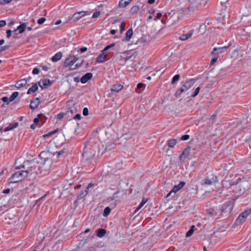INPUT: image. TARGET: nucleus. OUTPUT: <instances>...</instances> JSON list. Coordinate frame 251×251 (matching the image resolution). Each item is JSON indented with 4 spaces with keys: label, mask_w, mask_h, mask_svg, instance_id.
Listing matches in <instances>:
<instances>
[{
    "label": "nucleus",
    "mask_w": 251,
    "mask_h": 251,
    "mask_svg": "<svg viewBox=\"0 0 251 251\" xmlns=\"http://www.w3.org/2000/svg\"><path fill=\"white\" fill-rule=\"evenodd\" d=\"M27 163L28 164L29 167H28V169L25 171L27 172V175L29 173H31V174H38V173H41L40 165H39L38 162L27 161Z\"/></svg>",
    "instance_id": "1"
},
{
    "label": "nucleus",
    "mask_w": 251,
    "mask_h": 251,
    "mask_svg": "<svg viewBox=\"0 0 251 251\" xmlns=\"http://www.w3.org/2000/svg\"><path fill=\"white\" fill-rule=\"evenodd\" d=\"M27 176V172L25 171L17 172L10 178V182L17 183L21 181Z\"/></svg>",
    "instance_id": "2"
},
{
    "label": "nucleus",
    "mask_w": 251,
    "mask_h": 251,
    "mask_svg": "<svg viewBox=\"0 0 251 251\" xmlns=\"http://www.w3.org/2000/svg\"><path fill=\"white\" fill-rule=\"evenodd\" d=\"M78 60V58H76L75 56L72 55L70 56L67 58L66 59V60L64 61V67H68L70 65H71L70 69L72 70L75 69L76 68L79 67L81 64L82 63L83 60H81V62L79 64H76L75 65V67H73L72 66L73 64L76 62Z\"/></svg>",
    "instance_id": "3"
},
{
    "label": "nucleus",
    "mask_w": 251,
    "mask_h": 251,
    "mask_svg": "<svg viewBox=\"0 0 251 251\" xmlns=\"http://www.w3.org/2000/svg\"><path fill=\"white\" fill-rule=\"evenodd\" d=\"M96 151L91 147H85L82 156L86 161H89L92 159L95 155Z\"/></svg>",
    "instance_id": "4"
},
{
    "label": "nucleus",
    "mask_w": 251,
    "mask_h": 251,
    "mask_svg": "<svg viewBox=\"0 0 251 251\" xmlns=\"http://www.w3.org/2000/svg\"><path fill=\"white\" fill-rule=\"evenodd\" d=\"M251 209H248L242 212L238 217L235 221V223L237 225H240L244 223L247 218L251 214Z\"/></svg>",
    "instance_id": "5"
},
{
    "label": "nucleus",
    "mask_w": 251,
    "mask_h": 251,
    "mask_svg": "<svg viewBox=\"0 0 251 251\" xmlns=\"http://www.w3.org/2000/svg\"><path fill=\"white\" fill-rule=\"evenodd\" d=\"M52 163V160L51 158L49 157L45 158L44 162L41 163L42 165L40 166L41 172L50 170L51 167Z\"/></svg>",
    "instance_id": "6"
},
{
    "label": "nucleus",
    "mask_w": 251,
    "mask_h": 251,
    "mask_svg": "<svg viewBox=\"0 0 251 251\" xmlns=\"http://www.w3.org/2000/svg\"><path fill=\"white\" fill-rule=\"evenodd\" d=\"M230 47V44L227 46H225L223 47L214 48L211 52V55H216L217 54H221L225 51V50H227Z\"/></svg>",
    "instance_id": "7"
},
{
    "label": "nucleus",
    "mask_w": 251,
    "mask_h": 251,
    "mask_svg": "<svg viewBox=\"0 0 251 251\" xmlns=\"http://www.w3.org/2000/svg\"><path fill=\"white\" fill-rule=\"evenodd\" d=\"M52 84V82L48 79L41 80L39 82V85L42 89H46L50 87Z\"/></svg>",
    "instance_id": "8"
},
{
    "label": "nucleus",
    "mask_w": 251,
    "mask_h": 251,
    "mask_svg": "<svg viewBox=\"0 0 251 251\" xmlns=\"http://www.w3.org/2000/svg\"><path fill=\"white\" fill-rule=\"evenodd\" d=\"M85 15V12L84 11H80L78 12L75 13L72 17V18L70 19V20L72 22H76L79 20L81 17L84 16Z\"/></svg>",
    "instance_id": "9"
},
{
    "label": "nucleus",
    "mask_w": 251,
    "mask_h": 251,
    "mask_svg": "<svg viewBox=\"0 0 251 251\" xmlns=\"http://www.w3.org/2000/svg\"><path fill=\"white\" fill-rule=\"evenodd\" d=\"M40 103V99L39 98H36L33 100H32L30 101L29 105L30 108L31 109H36Z\"/></svg>",
    "instance_id": "10"
},
{
    "label": "nucleus",
    "mask_w": 251,
    "mask_h": 251,
    "mask_svg": "<svg viewBox=\"0 0 251 251\" xmlns=\"http://www.w3.org/2000/svg\"><path fill=\"white\" fill-rule=\"evenodd\" d=\"M194 83L195 81L194 79H190L188 81H187L184 83V84L182 86V87L183 88L185 91H187L194 85Z\"/></svg>",
    "instance_id": "11"
},
{
    "label": "nucleus",
    "mask_w": 251,
    "mask_h": 251,
    "mask_svg": "<svg viewBox=\"0 0 251 251\" xmlns=\"http://www.w3.org/2000/svg\"><path fill=\"white\" fill-rule=\"evenodd\" d=\"M93 76V74L91 73H88L83 75L80 79V81L82 83H86L90 80Z\"/></svg>",
    "instance_id": "12"
},
{
    "label": "nucleus",
    "mask_w": 251,
    "mask_h": 251,
    "mask_svg": "<svg viewBox=\"0 0 251 251\" xmlns=\"http://www.w3.org/2000/svg\"><path fill=\"white\" fill-rule=\"evenodd\" d=\"M28 24L27 23H23L22 24H21L20 25L18 26L16 29L14 30V31H16L17 30H19V33L20 34H22L24 32L25 28L27 27Z\"/></svg>",
    "instance_id": "13"
},
{
    "label": "nucleus",
    "mask_w": 251,
    "mask_h": 251,
    "mask_svg": "<svg viewBox=\"0 0 251 251\" xmlns=\"http://www.w3.org/2000/svg\"><path fill=\"white\" fill-rule=\"evenodd\" d=\"M26 83L27 81L25 79H22L16 82L15 87L19 89L25 86Z\"/></svg>",
    "instance_id": "14"
},
{
    "label": "nucleus",
    "mask_w": 251,
    "mask_h": 251,
    "mask_svg": "<svg viewBox=\"0 0 251 251\" xmlns=\"http://www.w3.org/2000/svg\"><path fill=\"white\" fill-rule=\"evenodd\" d=\"M132 0H121L118 4V7L120 8L126 7Z\"/></svg>",
    "instance_id": "15"
},
{
    "label": "nucleus",
    "mask_w": 251,
    "mask_h": 251,
    "mask_svg": "<svg viewBox=\"0 0 251 251\" xmlns=\"http://www.w3.org/2000/svg\"><path fill=\"white\" fill-rule=\"evenodd\" d=\"M107 55V52H103L101 54H100L97 58V61L98 63H102L103 62L105 61V59Z\"/></svg>",
    "instance_id": "16"
},
{
    "label": "nucleus",
    "mask_w": 251,
    "mask_h": 251,
    "mask_svg": "<svg viewBox=\"0 0 251 251\" xmlns=\"http://www.w3.org/2000/svg\"><path fill=\"white\" fill-rule=\"evenodd\" d=\"M18 126V123H14L13 124H10L9 125L4 128L3 131L6 132L8 131H9L10 130H12L14 129L15 128L17 127Z\"/></svg>",
    "instance_id": "17"
},
{
    "label": "nucleus",
    "mask_w": 251,
    "mask_h": 251,
    "mask_svg": "<svg viewBox=\"0 0 251 251\" xmlns=\"http://www.w3.org/2000/svg\"><path fill=\"white\" fill-rule=\"evenodd\" d=\"M185 184V182L184 181L180 182L177 185L174 186V193H176L182 188Z\"/></svg>",
    "instance_id": "18"
},
{
    "label": "nucleus",
    "mask_w": 251,
    "mask_h": 251,
    "mask_svg": "<svg viewBox=\"0 0 251 251\" xmlns=\"http://www.w3.org/2000/svg\"><path fill=\"white\" fill-rule=\"evenodd\" d=\"M62 56V53L61 52H58L55 55H54L51 58L52 61L55 62L59 60Z\"/></svg>",
    "instance_id": "19"
},
{
    "label": "nucleus",
    "mask_w": 251,
    "mask_h": 251,
    "mask_svg": "<svg viewBox=\"0 0 251 251\" xmlns=\"http://www.w3.org/2000/svg\"><path fill=\"white\" fill-rule=\"evenodd\" d=\"M215 182V179H214V176L212 175V177L209 178V177H206L204 179V184L207 185H211L213 182Z\"/></svg>",
    "instance_id": "20"
},
{
    "label": "nucleus",
    "mask_w": 251,
    "mask_h": 251,
    "mask_svg": "<svg viewBox=\"0 0 251 251\" xmlns=\"http://www.w3.org/2000/svg\"><path fill=\"white\" fill-rule=\"evenodd\" d=\"M123 88V86L121 84H115L113 85L112 88L111 89V91L114 92H119Z\"/></svg>",
    "instance_id": "21"
},
{
    "label": "nucleus",
    "mask_w": 251,
    "mask_h": 251,
    "mask_svg": "<svg viewBox=\"0 0 251 251\" xmlns=\"http://www.w3.org/2000/svg\"><path fill=\"white\" fill-rule=\"evenodd\" d=\"M38 87L36 83L34 84L32 87L29 88V89L27 91V94H31L34 93L36 92V91L38 90Z\"/></svg>",
    "instance_id": "22"
},
{
    "label": "nucleus",
    "mask_w": 251,
    "mask_h": 251,
    "mask_svg": "<svg viewBox=\"0 0 251 251\" xmlns=\"http://www.w3.org/2000/svg\"><path fill=\"white\" fill-rule=\"evenodd\" d=\"M106 230L103 228H100L97 230V235L99 237H102L106 234Z\"/></svg>",
    "instance_id": "23"
},
{
    "label": "nucleus",
    "mask_w": 251,
    "mask_h": 251,
    "mask_svg": "<svg viewBox=\"0 0 251 251\" xmlns=\"http://www.w3.org/2000/svg\"><path fill=\"white\" fill-rule=\"evenodd\" d=\"M133 35V30L132 28L129 29L126 32V40L129 41Z\"/></svg>",
    "instance_id": "24"
},
{
    "label": "nucleus",
    "mask_w": 251,
    "mask_h": 251,
    "mask_svg": "<svg viewBox=\"0 0 251 251\" xmlns=\"http://www.w3.org/2000/svg\"><path fill=\"white\" fill-rule=\"evenodd\" d=\"M88 191L87 190H86L84 191L81 192V193L78 195L76 198L77 200H80L82 199V198H84L87 194Z\"/></svg>",
    "instance_id": "25"
},
{
    "label": "nucleus",
    "mask_w": 251,
    "mask_h": 251,
    "mask_svg": "<svg viewBox=\"0 0 251 251\" xmlns=\"http://www.w3.org/2000/svg\"><path fill=\"white\" fill-rule=\"evenodd\" d=\"M192 35V33H188L186 34H183L180 36L179 39L182 41H185L190 38Z\"/></svg>",
    "instance_id": "26"
},
{
    "label": "nucleus",
    "mask_w": 251,
    "mask_h": 251,
    "mask_svg": "<svg viewBox=\"0 0 251 251\" xmlns=\"http://www.w3.org/2000/svg\"><path fill=\"white\" fill-rule=\"evenodd\" d=\"M148 199L144 198L142 199V201L138 207L136 208V209L135 210V213H136L137 211H138L143 206V205L147 202Z\"/></svg>",
    "instance_id": "27"
},
{
    "label": "nucleus",
    "mask_w": 251,
    "mask_h": 251,
    "mask_svg": "<svg viewBox=\"0 0 251 251\" xmlns=\"http://www.w3.org/2000/svg\"><path fill=\"white\" fill-rule=\"evenodd\" d=\"M139 7L138 5H135L131 7L130 12L132 14H135L139 11Z\"/></svg>",
    "instance_id": "28"
},
{
    "label": "nucleus",
    "mask_w": 251,
    "mask_h": 251,
    "mask_svg": "<svg viewBox=\"0 0 251 251\" xmlns=\"http://www.w3.org/2000/svg\"><path fill=\"white\" fill-rule=\"evenodd\" d=\"M195 227V226H192L191 227V228L187 232V233L186 234V236L187 237H189L192 236V235L194 233V229Z\"/></svg>",
    "instance_id": "29"
},
{
    "label": "nucleus",
    "mask_w": 251,
    "mask_h": 251,
    "mask_svg": "<svg viewBox=\"0 0 251 251\" xmlns=\"http://www.w3.org/2000/svg\"><path fill=\"white\" fill-rule=\"evenodd\" d=\"M18 95L19 93L18 92H14L9 97V101H13L18 96Z\"/></svg>",
    "instance_id": "30"
},
{
    "label": "nucleus",
    "mask_w": 251,
    "mask_h": 251,
    "mask_svg": "<svg viewBox=\"0 0 251 251\" xmlns=\"http://www.w3.org/2000/svg\"><path fill=\"white\" fill-rule=\"evenodd\" d=\"M111 211V209L109 207H106V208H105V209L104 210V212H103V215L104 217L107 216L110 214Z\"/></svg>",
    "instance_id": "31"
},
{
    "label": "nucleus",
    "mask_w": 251,
    "mask_h": 251,
    "mask_svg": "<svg viewBox=\"0 0 251 251\" xmlns=\"http://www.w3.org/2000/svg\"><path fill=\"white\" fill-rule=\"evenodd\" d=\"M99 247V245L95 244L90 247H89L86 251H96V249Z\"/></svg>",
    "instance_id": "32"
},
{
    "label": "nucleus",
    "mask_w": 251,
    "mask_h": 251,
    "mask_svg": "<svg viewBox=\"0 0 251 251\" xmlns=\"http://www.w3.org/2000/svg\"><path fill=\"white\" fill-rule=\"evenodd\" d=\"M186 92L183 88L181 86L175 93V96L177 97L179 96L182 93Z\"/></svg>",
    "instance_id": "33"
},
{
    "label": "nucleus",
    "mask_w": 251,
    "mask_h": 251,
    "mask_svg": "<svg viewBox=\"0 0 251 251\" xmlns=\"http://www.w3.org/2000/svg\"><path fill=\"white\" fill-rule=\"evenodd\" d=\"M115 43H112L110 45H109L108 46H107L103 50V52H106V51L107 50H108L109 49H110V48H111L112 47H113L115 46Z\"/></svg>",
    "instance_id": "34"
},
{
    "label": "nucleus",
    "mask_w": 251,
    "mask_h": 251,
    "mask_svg": "<svg viewBox=\"0 0 251 251\" xmlns=\"http://www.w3.org/2000/svg\"><path fill=\"white\" fill-rule=\"evenodd\" d=\"M64 152V151L63 150H62L59 151H56L55 152V153H54L53 155H56V157L57 158L59 157V156L60 155H61L62 154H63Z\"/></svg>",
    "instance_id": "35"
},
{
    "label": "nucleus",
    "mask_w": 251,
    "mask_h": 251,
    "mask_svg": "<svg viewBox=\"0 0 251 251\" xmlns=\"http://www.w3.org/2000/svg\"><path fill=\"white\" fill-rule=\"evenodd\" d=\"M43 117V115L42 114H39L38 115V118H36L34 119V123L35 124H37L39 122V118H41V117Z\"/></svg>",
    "instance_id": "36"
},
{
    "label": "nucleus",
    "mask_w": 251,
    "mask_h": 251,
    "mask_svg": "<svg viewBox=\"0 0 251 251\" xmlns=\"http://www.w3.org/2000/svg\"><path fill=\"white\" fill-rule=\"evenodd\" d=\"M57 132V130H53L52 131H51V132H49L48 134L44 135L43 137L44 138L49 137V136L53 135V134H54L55 133H56Z\"/></svg>",
    "instance_id": "37"
},
{
    "label": "nucleus",
    "mask_w": 251,
    "mask_h": 251,
    "mask_svg": "<svg viewBox=\"0 0 251 251\" xmlns=\"http://www.w3.org/2000/svg\"><path fill=\"white\" fill-rule=\"evenodd\" d=\"M145 84L142 83H139L137 86V89L143 90L145 87Z\"/></svg>",
    "instance_id": "38"
},
{
    "label": "nucleus",
    "mask_w": 251,
    "mask_h": 251,
    "mask_svg": "<svg viewBox=\"0 0 251 251\" xmlns=\"http://www.w3.org/2000/svg\"><path fill=\"white\" fill-rule=\"evenodd\" d=\"M12 0H0V4L4 5L11 2Z\"/></svg>",
    "instance_id": "39"
},
{
    "label": "nucleus",
    "mask_w": 251,
    "mask_h": 251,
    "mask_svg": "<svg viewBox=\"0 0 251 251\" xmlns=\"http://www.w3.org/2000/svg\"><path fill=\"white\" fill-rule=\"evenodd\" d=\"M125 25H126L125 22H122L120 25V32L121 33H122L124 31V30L125 29Z\"/></svg>",
    "instance_id": "40"
},
{
    "label": "nucleus",
    "mask_w": 251,
    "mask_h": 251,
    "mask_svg": "<svg viewBox=\"0 0 251 251\" xmlns=\"http://www.w3.org/2000/svg\"><path fill=\"white\" fill-rule=\"evenodd\" d=\"M200 90V87H197L195 89L194 93L192 95V97H195L196 96H197L198 95V94L199 93Z\"/></svg>",
    "instance_id": "41"
},
{
    "label": "nucleus",
    "mask_w": 251,
    "mask_h": 251,
    "mask_svg": "<svg viewBox=\"0 0 251 251\" xmlns=\"http://www.w3.org/2000/svg\"><path fill=\"white\" fill-rule=\"evenodd\" d=\"M64 116V113L63 112L60 113L56 115V118L58 120L62 119Z\"/></svg>",
    "instance_id": "42"
},
{
    "label": "nucleus",
    "mask_w": 251,
    "mask_h": 251,
    "mask_svg": "<svg viewBox=\"0 0 251 251\" xmlns=\"http://www.w3.org/2000/svg\"><path fill=\"white\" fill-rule=\"evenodd\" d=\"M189 138H190V136L189 135L185 134V135H182L180 139L181 140L185 141V140H188L189 139Z\"/></svg>",
    "instance_id": "43"
},
{
    "label": "nucleus",
    "mask_w": 251,
    "mask_h": 251,
    "mask_svg": "<svg viewBox=\"0 0 251 251\" xmlns=\"http://www.w3.org/2000/svg\"><path fill=\"white\" fill-rule=\"evenodd\" d=\"M240 180H241V178H239L234 182L230 181L229 182V184H230V186H233V185H236V184H237L238 183V182L240 181Z\"/></svg>",
    "instance_id": "44"
},
{
    "label": "nucleus",
    "mask_w": 251,
    "mask_h": 251,
    "mask_svg": "<svg viewBox=\"0 0 251 251\" xmlns=\"http://www.w3.org/2000/svg\"><path fill=\"white\" fill-rule=\"evenodd\" d=\"M46 18L43 17V18L39 19L38 20L37 23L38 24L41 25V24H43L46 21Z\"/></svg>",
    "instance_id": "45"
},
{
    "label": "nucleus",
    "mask_w": 251,
    "mask_h": 251,
    "mask_svg": "<svg viewBox=\"0 0 251 251\" xmlns=\"http://www.w3.org/2000/svg\"><path fill=\"white\" fill-rule=\"evenodd\" d=\"M100 11H97L94 13L92 16L93 18H96L100 16Z\"/></svg>",
    "instance_id": "46"
},
{
    "label": "nucleus",
    "mask_w": 251,
    "mask_h": 251,
    "mask_svg": "<svg viewBox=\"0 0 251 251\" xmlns=\"http://www.w3.org/2000/svg\"><path fill=\"white\" fill-rule=\"evenodd\" d=\"M89 110L87 107H85L83 110V115L85 116H86L88 115Z\"/></svg>",
    "instance_id": "47"
},
{
    "label": "nucleus",
    "mask_w": 251,
    "mask_h": 251,
    "mask_svg": "<svg viewBox=\"0 0 251 251\" xmlns=\"http://www.w3.org/2000/svg\"><path fill=\"white\" fill-rule=\"evenodd\" d=\"M218 58V56L212 58L210 61V65H212L214 64H215L217 61Z\"/></svg>",
    "instance_id": "48"
},
{
    "label": "nucleus",
    "mask_w": 251,
    "mask_h": 251,
    "mask_svg": "<svg viewBox=\"0 0 251 251\" xmlns=\"http://www.w3.org/2000/svg\"><path fill=\"white\" fill-rule=\"evenodd\" d=\"M10 48V46H2L0 49L1 51V52H3V51H4L5 50H8Z\"/></svg>",
    "instance_id": "49"
},
{
    "label": "nucleus",
    "mask_w": 251,
    "mask_h": 251,
    "mask_svg": "<svg viewBox=\"0 0 251 251\" xmlns=\"http://www.w3.org/2000/svg\"><path fill=\"white\" fill-rule=\"evenodd\" d=\"M40 72V70L37 68H35L32 71V74L33 75H38Z\"/></svg>",
    "instance_id": "50"
},
{
    "label": "nucleus",
    "mask_w": 251,
    "mask_h": 251,
    "mask_svg": "<svg viewBox=\"0 0 251 251\" xmlns=\"http://www.w3.org/2000/svg\"><path fill=\"white\" fill-rule=\"evenodd\" d=\"M4 102H7V104L9 103V98L7 97H4L1 99Z\"/></svg>",
    "instance_id": "51"
},
{
    "label": "nucleus",
    "mask_w": 251,
    "mask_h": 251,
    "mask_svg": "<svg viewBox=\"0 0 251 251\" xmlns=\"http://www.w3.org/2000/svg\"><path fill=\"white\" fill-rule=\"evenodd\" d=\"M162 17V14L160 12L157 13L156 14V17L154 19L155 21H156L157 20L160 19Z\"/></svg>",
    "instance_id": "52"
},
{
    "label": "nucleus",
    "mask_w": 251,
    "mask_h": 251,
    "mask_svg": "<svg viewBox=\"0 0 251 251\" xmlns=\"http://www.w3.org/2000/svg\"><path fill=\"white\" fill-rule=\"evenodd\" d=\"M180 78V75L179 74L176 75L174 76V83L177 81Z\"/></svg>",
    "instance_id": "53"
},
{
    "label": "nucleus",
    "mask_w": 251,
    "mask_h": 251,
    "mask_svg": "<svg viewBox=\"0 0 251 251\" xmlns=\"http://www.w3.org/2000/svg\"><path fill=\"white\" fill-rule=\"evenodd\" d=\"M74 119L75 120H80L81 119V115L79 114H76L74 117Z\"/></svg>",
    "instance_id": "54"
},
{
    "label": "nucleus",
    "mask_w": 251,
    "mask_h": 251,
    "mask_svg": "<svg viewBox=\"0 0 251 251\" xmlns=\"http://www.w3.org/2000/svg\"><path fill=\"white\" fill-rule=\"evenodd\" d=\"M6 25V22L4 20L0 21V28Z\"/></svg>",
    "instance_id": "55"
},
{
    "label": "nucleus",
    "mask_w": 251,
    "mask_h": 251,
    "mask_svg": "<svg viewBox=\"0 0 251 251\" xmlns=\"http://www.w3.org/2000/svg\"><path fill=\"white\" fill-rule=\"evenodd\" d=\"M11 33H12V31L11 30H7L6 31V34H7V38H9L11 37Z\"/></svg>",
    "instance_id": "56"
},
{
    "label": "nucleus",
    "mask_w": 251,
    "mask_h": 251,
    "mask_svg": "<svg viewBox=\"0 0 251 251\" xmlns=\"http://www.w3.org/2000/svg\"><path fill=\"white\" fill-rule=\"evenodd\" d=\"M207 212H208V214H209L210 215H213V214H214L215 211H214V210L213 209L210 208V209L208 210Z\"/></svg>",
    "instance_id": "57"
},
{
    "label": "nucleus",
    "mask_w": 251,
    "mask_h": 251,
    "mask_svg": "<svg viewBox=\"0 0 251 251\" xmlns=\"http://www.w3.org/2000/svg\"><path fill=\"white\" fill-rule=\"evenodd\" d=\"M87 48L86 47H83L79 49L78 51H80L81 53H83L87 51Z\"/></svg>",
    "instance_id": "58"
},
{
    "label": "nucleus",
    "mask_w": 251,
    "mask_h": 251,
    "mask_svg": "<svg viewBox=\"0 0 251 251\" xmlns=\"http://www.w3.org/2000/svg\"><path fill=\"white\" fill-rule=\"evenodd\" d=\"M39 235H40V234H39L38 235L37 240H38L39 241V243H40L42 241L43 239L44 238V236H42V235L41 236H39Z\"/></svg>",
    "instance_id": "59"
},
{
    "label": "nucleus",
    "mask_w": 251,
    "mask_h": 251,
    "mask_svg": "<svg viewBox=\"0 0 251 251\" xmlns=\"http://www.w3.org/2000/svg\"><path fill=\"white\" fill-rule=\"evenodd\" d=\"M168 146L169 147L172 148L173 147V140L171 139L169 140L168 143Z\"/></svg>",
    "instance_id": "60"
},
{
    "label": "nucleus",
    "mask_w": 251,
    "mask_h": 251,
    "mask_svg": "<svg viewBox=\"0 0 251 251\" xmlns=\"http://www.w3.org/2000/svg\"><path fill=\"white\" fill-rule=\"evenodd\" d=\"M148 12L150 14L153 15L155 13V10L153 8H151L148 11Z\"/></svg>",
    "instance_id": "61"
},
{
    "label": "nucleus",
    "mask_w": 251,
    "mask_h": 251,
    "mask_svg": "<svg viewBox=\"0 0 251 251\" xmlns=\"http://www.w3.org/2000/svg\"><path fill=\"white\" fill-rule=\"evenodd\" d=\"M118 192H117L115 193L114 194V195H113V196L110 198V200H112V201L114 200L115 199V198H116L115 195L117 194H118Z\"/></svg>",
    "instance_id": "62"
},
{
    "label": "nucleus",
    "mask_w": 251,
    "mask_h": 251,
    "mask_svg": "<svg viewBox=\"0 0 251 251\" xmlns=\"http://www.w3.org/2000/svg\"><path fill=\"white\" fill-rule=\"evenodd\" d=\"M94 186V184H93V183H89L88 185V186L87 187V191L91 187H93Z\"/></svg>",
    "instance_id": "63"
},
{
    "label": "nucleus",
    "mask_w": 251,
    "mask_h": 251,
    "mask_svg": "<svg viewBox=\"0 0 251 251\" xmlns=\"http://www.w3.org/2000/svg\"><path fill=\"white\" fill-rule=\"evenodd\" d=\"M36 126H37V124L33 123V124H32L30 126V128L32 129H34L36 128Z\"/></svg>",
    "instance_id": "64"
}]
</instances>
